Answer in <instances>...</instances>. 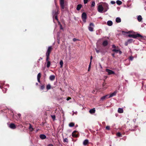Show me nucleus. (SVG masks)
<instances>
[{"label":"nucleus","mask_w":146,"mask_h":146,"mask_svg":"<svg viewBox=\"0 0 146 146\" xmlns=\"http://www.w3.org/2000/svg\"><path fill=\"white\" fill-rule=\"evenodd\" d=\"M128 44H129V43L127 41V42H125V45L126 46H127L128 45Z\"/></svg>","instance_id":"46"},{"label":"nucleus","mask_w":146,"mask_h":146,"mask_svg":"<svg viewBox=\"0 0 146 146\" xmlns=\"http://www.w3.org/2000/svg\"><path fill=\"white\" fill-rule=\"evenodd\" d=\"M52 49L53 48L52 46H50L48 47L46 53V57H50V54L52 51Z\"/></svg>","instance_id":"2"},{"label":"nucleus","mask_w":146,"mask_h":146,"mask_svg":"<svg viewBox=\"0 0 146 146\" xmlns=\"http://www.w3.org/2000/svg\"><path fill=\"white\" fill-rule=\"evenodd\" d=\"M103 7H104V12H106L109 9L108 5L106 3L103 4Z\"/></svg>","instance_id":"6"},{"label":"nucleus","mask_w":146,"mask_h":146,"mask_svg":"<svg viewBox=\"0 0 146 146\" xmlns=\"http://www.w3.org/2000/svg\"><path fill=\"white\" fill-rule=\"evenodd\" d=\"M55 77L54 75H51L49 77V79L51 81H53L54 80Z\"/></svg>","instance_id":"19"},{"label":"nucleus","mask_w":146,"mask_h":146,"mask_svg":"<svg viewBox=\"0 0 146 146\" xmlns=\"http://www.w3.org/2000/svg\"><path fill=\"white\" fill-rule=\"evenodd\" d=\"M96 52L98 53L100 52V51L98 50H97V49H96Z\"/></svg>","instance_id":"50"},{"label":"nucleus","mask_w":146,"mask_h":146,"mask_svg":"<svg viewBox=\"0 0 146 146\" xmlns=\"http://www.w3.org/2000/svg\"><path fill=\"white\" fill-rule=\"evenodd\" d=\"M47 146H54L52 144H48Z\"/></svg>","instance_id":"53"},{"label":"nucleus","mask_w":146,"mask_h":146,"mask_svg":"<svg viewBox=\"0 0 146 146\" xmlns=\"http://www.w3.org/2000/svg\"><path fill=\"white\" fill-rule=\"evenodd\" d=\"M91 62H90V63L89 66L88 68V71H89L90 70V68H91Z\"/></svg>","instance_id":"38"},{"label":"nucleus","mask_w":146,"mask_h":146,"mask_svg":"<svg viewBox=\"0 0 146 146\" xmlns=\"http://www.w3.org/2000/svg\"><path fill=\"white\" fill-rule=\"evenodd\" d=\"M118 52H119V54H122V52L120 50V48L119 49V51H118Z\"/></svg>","instance_id":"47"},{"label":"nucleus","mask_w":146,"mask_h":146,"mask_svg":"<svg viewBox=\"0 0 146 146\" xmlns=\"http://www.w3.org/2000/svg\"><path fill=\"white\" fill-rule=\"evenodd\" d=\"M89 143V141L88 139L85 140L83 142V144L84 145H86L88 144Z\"/></svg>","instance_id":"17"},{"label":"nucleus","mask_w":146,"mask_h":146,"mask_svg":"<svg viewBox=\"0 0 146 146\" xmlns=\"http://www.w3.org/2000/svg\"><path fill=\"white\" fill-rule=\"evenodd\" d=\"M108 43L107 40H104L102 42V44L103 46L105 47L107 46L108 44Z\"/></svg>","instance_id":"14"},{"label":"nucleus","mask_w":146,"mask_h":146,"mask_svg":"<svg viewBox=\"0 0 146 146\" xmlns=\"http://www.w3.org/2000/svg\"><path fill=\"white\" fill-rule=\"evenodd\" d=\"M110 146H111V145H110Z\"/></svg>","instance_id":"61"},{"label":"nucleus","mask_w":146,"mask_h":146,"mask_svg":"<svg viewBox=\"0 0 146 146\" xmlns=\"http://www.w3.org/2000/svg\"><path fill=\"white\" fill-rule=\"evenodd\" d=\"M94 26V25L93 23H91L89 25V26L88 27V29L90 31H93V27Z\"/></svg>","instance_id":"7"},{"label":"nucleus","mask_w":146,"mask_h":146,"mask_svg":"<svg viewBox=\"0 0 146 146\" xmlns=\"http://www.w3.org/2000/svg\"><path fill=\"white\" fill-rule=\"evenodd\" d=\"M118 112L119 113H122L123 112V109L119 108L118 110Z\"/></svg>","instance_id":"20"},{"label":"nucleus","mask_w":146,"mask_h":146,"mask_svg":"<svg viewBox=\"0 0 146 146\" xmlns=\"http://www.w3.org/2000/svg\"><path fill=\"white\" fill-rule=\"evenodd\" d=\"M40 59H42V58H40Z\"/></svg>","instance_id":"59"},{"label":"nucleus","mask_w":146,"mask_h":146,"mask_svg":"<svg viewBox=\"0 0 146 146\" xmlns=\"http://www.w3.org/2000/svg\"><path fill=\"white\" fill-rule=\"evenodd\" d=\"M41 74L40 73H39L37 75V78H40L41 77Z\"/></svg>","instance_id":"34"},{"label":"nucleus","mask_w":146,"mask_h":146,"mask_svg":"<svg viewBox=\"0 0 146 146\" xmlns=\"http://www.w3.org/2000/svg\"><path fill=\"white\" fill-rule=\"evenodd\" d=\"M60 1H64V0H60Z\"/></svg>","instance_id":"58"},{"label":"nucleus","mask_w":146,"mask_h":146,"mask_svg":"<svg viewBox=\"0 0 146 146\" xmlns=\"http://www.w3.org/2000/svg\"><path fill=\"white\" fill-rule=\"evenodd\" d=\"M106 129L108 130H109L110 129V126H107L106 127Z\"/></svg>","instance_id":"41"},{"label":"nucleus","mask_w":146,"mask_h":146,"mask_svg":"<svg viewBox=\"0 0 146 146\" xmlns=\"http://www.w3.org/2000/svg\"><path fill=\"white\" fill-rule=\"evenodd\" d=\"M111 55L113 57H115V54L114 53H112L111 54Z\"/></svg>","instance_id":"52"},{"label":"nucleus","mask_w":146,"mask_h":146,"mask_svg":"<svg viewBox=\"0 0 146 146\" xmlns=\"http://www.w3.org/2000/svg\"><path fill=\"white\" fill-rule=\"evenodd\" d=\"M9 127L13 129H15L16 128V126L15 124L13 123H11L9 125Z\"/></svg>","instance_id":"11"},{"label":"nucleus","mask_w":146,"mask_h":146,"mask_svg":"<svg viewBox=\"0 0 146 146\" xmlns=\"http://www.w3.org/2000/svg\"><path fill=\"white\" fill-rule=\"evenodd\" d=\"M40 78H37V80H38V82H40Z\"/></svg>","instance_id":"54"},{"label":"nucleus","mask_w":146,"mask_h":146,"mask_svg":"<svg viewBox=\"0 0 146 146\" xmlns=\"http://www.w3.org/2000/svg\"><path fill=\"white\" fill-rule=\"evenodd\" d=\"M60 1V5L61 8V11H63V9H66V8L64 7V1Z\"/></svg>","instance_id":"8"},{"label":"nucleus","mask_w":146,"mask_h":146,"mask_svg":"<svg viewBox=\"0 0 146 146\" xmlns=\"http://www.w3.org/2000/svg\"><path fill=\"white\" fill-rule=\"evenodd\" d=\"M111 3L112 4H114L115 3V2L114 1H111Z\"/></svg>","instance_id":"48"},{"label":"nucleus","mask_w":146,"mask_h":146,"mask_svg":"<svg viewBox=\"0 0 146 146\" xmlns=\"http://www.w3.org/2000/svg\"><path fill=\"white\" fill-rule=\"evenodd\" d=\"M105 85V84H104V83H103L102 84L103 87H104V86Z\"/></svg>","instance_id":"55"},{"label":"nucleus","mask_w":146,"mask_h":146,"mask_svg":"<svg viewBox=\"0 0 146 146\" xmlns=\"http://www.w3.org/2000/svg\"><path fill=\"white\" fill-rule=\"evenodd\" d=\"M7 90V89H5V90Z\"/></svg>","instance_id":"60"},{"label":"nucleus","mask_w":146,"mask_h":146,"mask_svg":"<svg viewBox=\"0 0 146 146\" xmlns=\"http://www.w3.org/2000/svg\"><path fill=\"white\" fill-rule=\"evenodd\" d=\"M53 17H54L55 19H56L57 20H58V18H57V15H55L53 16Z\"/></svg>","instance_id":"43"},{"label":"nucleus","mask_w":146,"mask_h":146,"mask_svg":"<svg viewBox=\"0 0 146 146\" xmlns=\"http://www.w3.org/2000/svg\"><path fill=\"white\" fill-rule=\"evenodd\" d=\"M92 58H93L92 56H90V62H91V63L92 60Z\"/></svg>","instance_id":"51"},{"label":"nucleus","mask_w":146,"mask_h":146,"mask_svg":"<svg viewBox=\"0 0 146 146\" xmlns=\"http://www.w3.org/2000/svg\"><path fill=\"white\" fill-rule=\"evenodd\" d=\"M116 135L118 137H120L122 136L120 132L117 133L116 134Z\"/></svg>","instance_id":"32"},{"label":"nucleus","mask_w":146,"mask_h":146,"mask_svg":"<svg viewBox=\"0 0 146 146\" xmlns=\"http://www.w3.org/2000/svg\"><path fill=\"white\" fill-rule=\"evenodd\" d=\"M100 67H101V68H102V66H101V65L100 64Z\"/></svg>","instance_id":"57"},{"label":"nucleus","mask_w":146,"mask_h":146,"mask_svg":"<svg viewBox=\"0 0 146 146\" xmlns=\"http://www.w3.org/2000/svg\"><path fill=\"white\" fill-rule=\"evenodd\" d=\"M58 9L57 8L56 9L53 11V16L58 15Z\"/></svg>","instance_id":"10"},{"label":"nucleus","mask_w":146,"mask_h":146,"mask_svg":"<svg viewBox=\"0 0 146 146\" xmlns=\"http://www.w3.org/2000/svg\"><path fill=\"white\" fill-rule=\"evenodd\" d=\"M133 41V40L132 39H130L127 40L128 42L129 43H131Z\"/></svg>","instance_id":"31"},{"label":"nucleus","mask_w":146,"mask_h":146,"mask_svg":"<svg viewBox=\"0 0 146 146\" xmlns=\"http://www.w3.org/2000/svg\"><path fill=\"white\" fill-rule=\"evenodd\" d=\"M29 129L31 131H32L33 130V128L32 126L30 124Z\"/></svg>","instance_id":"30"},{"label":"nucleus","mask_w":146,"mask_h":146,"mask_svg":"<svg viewBox=\"0 0 146 146\" xmlns=\"http://www.w3.org/2000/svg\"><path fill=\"white\" fill-rule=\"evenodd\" d=\"M45 88V86L44 85H42L40 87V89L41 90H43Z\"/></svg>","instance_id":"36"},{"label":"nucleus","mask_w":146,"mask_h":146,"mask_svg":"<svg viewBox=\"0 0 146 146\" xmlns=\"http://www.w3.org/2000/svg\"><path fill=\"white\" fill-rule=\"evenodd\" d=\"M40 137L42 139H44L46 138V136L44 134H40Z\"/></svg>","instance_id":"16"},{"label":"nucleus","mask_w":146,"mask_h":146,"mask_svg":"<svg viewBox=\"0 0 146 146\" xmlns=\"http://www.w3.org/2000/svg\"><path fill=\"white\" fill-rule=\"evenodd\" d=\"M50 57H46V61L47 63V67L48 68H49L51 64V62L50 60Z\"/></svg>","instance_id":"3"},{"label":"nucleus","mask_w":146,"mask_h":146,"mask_svg":"<svg viewBox=\"0 0 146 146\" xmlns=\"http://www.w3.org/2000/svg\"><path fill=\"white\" fill-rule=\"evenodd\" d=\"M116 21L117 23H120L121 22V19L119 17H117L116 19Z\"/></svg>","instance_id":"24"},{"label":"nucleus","mask_w":146,"mask_h":146,"mask_svg":"<svg viewBox=\"0 0 146 146\" xmlns=\"http://www.w3.org/2000/svg\"><path fill=\"white\" fill-rule=\"evenodd\" d=\"M77 131H74L72 133V136L73 137H78V135L76 134Z\"/></svg>","instance_id":"15"},{"label":"nucleus","mask_w":146,"mask_h":146,"mask_svg":"<svg viewBox=\"0 0 146 146\" xmlns=\"http://www.w3.org/2000/svg\"><path fill=\"white\" fill-rule=\"evenodd\" d=\"M106 71L108 73V74L109 75H110L112 74H115L114 72L111 70H110L109 69H106Z\"/></svg>","instance_id":"9"},{"label":"nucleus","mask_w":146,"mask_h":146,"mask_svg":"<svg viewBox=\"0 0 146 146\" xmlns=\"http://www.w3.org/2000/svg\"><path fill=\"white\" fill-rule=\"evenodd\" d=\"M133 58L132 56H130L129 58V60L131 61L133 60Z\"/></svg>","instance_id":"45"},{"label":"nucleus","mask_w":146,"mask_h":146,"mask_svg":"<svg viewBox=\"0 0 146 146\" xmlns=\"http://www.w3.org/2000/svg\"><path fill=\"white\" fill-rule=\"evenodd\" d=\"M46 89L47 90H49L51 88V86L50 84H48L46 86Z\"/></svg>","instance_id":"26"},{"label":"nucleus","mask_w":146,"mask_h":146,"mask_svg":"<svg viewBox=\"0 0 146 146\" xmlns=\"http://www.w3.org/2000/svg\"><path fill=\"white\" fill-rule=\"evenodd\" d=\"M119 49L120 48H119V47L118 46H117V48H115L113 49L112 50V51L113 52H116V53H118V51H119Z\"/></svg>","instance_id":"13"},{"label":"nucleus","mask_w":146,"mask_h":146,"mask_svg":"<svg viewBox=\"0 0 146 146\" xmlns=\"http://www.w3.org/2000/svg\"><path fill=\"white\" fill-rule=\"evenodd\" d=\"M108 96V95H106V96H103L101 98V99L102 100H105V99H106L107 98V96Z\"/></svg>","instance_id":"29"},{"label":"nucleus","mask_w":146,"mask_h":146,"mask_svg":"<svg viewBox=\"0 0 146 146\" xmlns=\"http://www.w3.org/2000/svg\"><path fill=\"white\" fill-rule=\"evenodd\" d=\"M117 92V90L115 91L113 93L111 94L109 96L108 98H110L114 96H115L116 95V94Z\"/></svg>","instance_id":"12"},{"label":"nucleus","mask_w":146,"mask_h":146,"mask_svg":"<svg viewBox=\"0 0 146 146\" xmlns=\"http://www.w3.org/2000/svg\"><path fill=\"white\" fill-rule=\"evenodd\" d=\"M82 18L83 21L84 22H86V20L87 18V15L86 13H83L82 15Z\"/></svg>","instance_id":"5"},{"label":"nucleus","mask_w":146,"mask_h":146,"mask_svg":"<svg viewBox=\"0 0 146 146\" xmlns=\"http://www.w3.org/2000/svg\"><path fill=\"white\" fill-rule=\"evenodd\" d=\"M116 3L118 5H121L122 4V2L120 1L117 0L116 1Z\"/></svg>","instance_id":"27"},{"label":"nucleus","mask_w":146,"mask_h":146,"mask_svg":"<svg viewBox=\"0 0 146 146\" xmlns=\"http://www.w3.org/2000/svg\"><path fill=\"white\" fill-rule=\"evenodd\" d=\"M51 116L52 117V118L54 120L55 119V117H55V115H51Z\"/></svg>","instance_id":"37"},{"label":"nucleus","mask_w":146,"mask_h":146,"mask_svg":"<svg viewBox=\"0 0 146 146\" xmlns=\"http://www.w3.org/2000/svg\"><path fill=\"white\" fill-rule=\"evenodd\" d=\"M71 99V98L70 97H68V98H67L66 100H67L68 101Z\"/></svg>","instance_id":"49"},{"label":"nucleus","mask_w":146,"mask_h":146,"mask_svg":"<svg viewBox=\"0 0 146 146\" xmlns=\"http://www.w3.org/2000/svg\"><path fill=\"white\" fill-rule=\"evenodd\" d=\"M60 67L62 68V67L63 65V62L62 60H61L60 62Z\"/></svg>","instance_id":"28"},{"label":"nucleus","mask_w":146,"mask_h":146,"mask_svg":"<svg viewBox=\"0 0 146 146\" xmlns=\"http://www.w3.org/2000/svg\"><path fill=\"white\" fill-rule=\"evenodd\" d=\"M59 25H60V28L61 29H63V28L62 27V25L60 23H59Z\"/></svg>","instance_id":"39"},{"label":"nucleus","mask_w":146,"mask_h":146,"mask_svg":"<svg viewBox=\"0 0 146 146\" xmlns=\"http://www.w3.org/2000/svg\"><path fill=\"white\" fill-rule=\"evenodd\" d=\"M101 52H102V53H103V52H102V51H101Z\"/></svg>","instance_id":"56"},{"label":"nucleus","mask_w":146,"mask_h":146,"mask_svg":"<svg viewBox=\"0 0 146 146\" xmlns=\"http://www.w3.org/2000/svg\"><path fill=\"white\" fill-rule=\"evenodd\" d=\"M95 2L94 1H92V2L91 6L92 7H94L95 6Z\"/></svg>","instance_id":"33"},{"label":"nucleus","mask_w":146,"mask_h":146,"mask_svg":"<svg viewBox=\"0 0 146 146\" xmlns=\"http://www.w3.org/2000/svg\"><path fill=\"white\" fill-rule=\"evenodd\" d=\"M88 1V0H84V4H85L87 3Z\"/></svg>","instance_id":"42"},{"label":"nucleus","mask_w":146,"mask_h":146,"mask_svg":"<svg viewBox=\"0 0 146 146\" xmlns=\"http://www.w3.org/2000/svg\"><path fill=\"white\" fill-rule=\"evenodd\" d=\"M112 48L114 49L117 48V46H116L115 45L113 44L112 45Z\"/></svg>","instance_id":"40"},{"label":"nucleus","mask_w":146,"mask_h":146,"mask_svg":"<svg viewBox=\"0 0 146 146\" xmlns=\"http://www.w3.org/2000/svg\"><path fill=\"white\" fill-rule=\"evenodd\" d=\"M98 10L100 13H103V11L104 10V9L102 5H98Z\"/></svg>","instance_id":"4"},{"label":"nucleus","mask_w":146,"mask_h":146,"mask_svg":"<svg viewBox=\"0 0 146 146\" xmlns=\"http://www.w3.org/2000/svg\"><path fill=\"white\" fill-rule=\"evenodd\" d=\"M95 110L94 108L92 109L89 110V112L91 114L94 113L95 112Z\"/></svg>","instance_id":"18"},{"label":"nucleus","mask_w":146,"mask_h":146,"mask_svg":"<svg viewBox=\"0 0 146 146\" xmlns=\"http://www.w3.org/2000/svg\"><path fill=\"white\" fill-rule=\"evenodd\" d=\"M107 25L109 26H111L113 24L112 22L111 21H108L107 23Z\"/></svg>","instance_id":"21"},{"label":"nucleus","mask_w":146,"mask_h":146,"mask_svg":"<svg viewBox=\"0 0 146 146\" xmlns=\"http://www.w3.org/2000/svg\"><path fill=\"white\" fill-rule=\"evenodd\" d=\"M128 36L129 37H132L135 38L138 37H140L141 38H143V36H142L138 33L135 35L129 34L128 35Z\"/></svg>","instance_id":"1"},{"label":"nucleus","mask_w":146,"mask_h":146,"mask_svg":"<svg viewBox=\"0 0 146 146\" xmlns=\"http://www.w3.org/2000/svg\"><path fill=\"white\" fill-rule=\"evenodd\" d=\"M78 40L77 39H76V38H74L73 39V40L74 41V42H75V41H76L77 40Z\"/></svg>","instance_id":"44"},{"label":"nucleus","mask_w":146,"mask_h":146,"mask_svg":"<svg viewBox=\"0 0 146 146\" xmlns=\"http://www.w3.org/2000/svg\"><path fill=\"white\" fill-rule=\"evenodd\" d=\"M63 142H68V139L67 138H66L65 139H64L63 140Z\"/></svg>","instance_id":"35"},{"label":"nucleus","mask_w":146,"mask_h":146,"mask_svg":"<svg viewBox=\"0 0 146 146\" xmlns=\"http://www.w3.org/2000/svg\"><path fill=\"white\" fill-rule=\"evenodd\" d=\"M82 7V5L81 4H78L77 5L76 8V10L78 11L80 10Z\"/></svg>","instance_id":"22"},{"label":"nucleus","mask_w":146,"mask_h":146,"mask_svg":"<svg viewBox=\"0 0 146 146\" xmlns=\"http://www.w3.org/2000/svg\"><path fill=\"white\" fill-rule=\"evenodd\" d=\"M137 20L138 21L141 22V21L142 18L141 15H139L137 17Z\"/></svg>","instance_id":"23"},{"label":"nucleus","mask_w":146,"mask_h":146,"mask_svg":"<svg viewBox=\"0 0 146 146\" xmlns=\"http://www.w3.org/2000/svg\"><path fill=\"white\" fill-rule=\"evenodd\" d=\"M75 124L74 123L71 122L69 124V126L70 127H73L74 126Z\"/></svg>","instance_id":"25"}]
</instances>
